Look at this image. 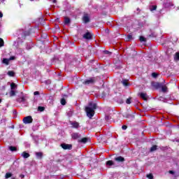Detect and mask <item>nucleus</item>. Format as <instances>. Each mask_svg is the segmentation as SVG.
<instances>
[{
  "mask_svg": "<svg viewBox=\"0 0 179 179\" xmlns=\"http://www.w3.org/2000/svg\"><path fill=\"white\" fill-rule=\"evenodd\" d=\"M105 53H106V54H109V53H110V52H108V51H106V52H105Z\"/></svg>",
  "mask_w": 179,
  "mask_h": 179,
  "instance_id": "43",
  "label": "nucleus"
},
{
  "mask_svg": "<svg viewBox=\"0 0 179 179\" xmlns=\"http://www.w3.org/2000/svg\"><path fill=\"white\" fill-rule=\"evenodd\" d=\"M170 174H173L174 172L173 171H169Z\"/></svg>",
  "mask_w": 179,
  "mask_h": 179,
  "instance_id": "42",
  "label": "nucleus"
},
{
  "mask_svg": "<svg viewBox=\"0 0 179 179\" xmlns=\"http://www.w3.org/2000/svg\"><path fill=\"white\" fill-rule=\"evenodd\" d=\"M115 160L116 161V162H124V157H116V158H115Z\"/></svg>",
  "mask_w": 179,
  "mask_h": 179,
  "instance_id": "13",
  "label": "nucleus"
},
{
  "mask_svg": "<svg viewBox=\"0 0 179 179\" xmlns=\"http://www.w3.org/2000/svg\"><path fill=\"white\" fill-rule=\"evenodd\" d=\"M113 164H114V162L113 161H108L106 162L107 166H113Z\"/></svg>",
  "mask_w": 179,
  "mask_h": 179,
  "instance_id": "25",
  "label": "nucleus"
},
{
  "mask_svg": "<svg viewBox=\"0 0 179 179\" xmlns=\"http://www.w3.org/2000/svg\"><path fill=\"white\" fill-rule=\"evenodd\" d=\"M26 100H27V96L22 95L20 98H18L17 99V101L18 103H24V101H26Z\"/></svg>",
  "mask_w": 179,
  "mask_h": 179,
  "instance_id": "4",
  "label": "nucleus"
},
{
  "mask_svg": "<svg viewBox=\"0 0 179 179\" xmlns=\"http://www.w3.org/2000/svg\"><path fill=\"white\" fill-rule=\"evenodd\" d=\"M164 6L165 8H171V6H174V4L173 3V1L171 0H166Z\"/></svg>",
  "mask_w": 179,
  "mask_h": 179,
  "instance_id": "3",
  "label": "nucleus"
},
{
  "mask_svg": "<svg viewBox=\"0 0 179 179\" xmlns=\"http://www.w3.org/2000/svg\"><path fill=\"white\" fill-rule=\"evenodd\" d=\"M9 149H10V150L11 152H15V150H16L15 147H13V146H10V147H9Z\"/></svg>",
  "mask_w": 179,
  "mask_h": 179,
  "instance_id": "27",
  "label": "nucleus"
},
{
  "mask_svg": "<svg viewBox=\"0 0 179 179\" xmlns=\"http://www.w3.org/2000/svg\"><path fill=\"white\" fill-rule=\"evenodd\" d=\"M152 86L155 89H160V87H162V84L159 83H152Z\"/></svg>",
  "mask_w": 179,
  "mask_h": 179,
  "instance_id": "8",
  "label": "nucleus"
},
{
  "mask_svg": "<svg viewBox=\"0 0 179 179\" xmlns=\"http://www.w3.org/2000/svg\"><path fill=\"white\" fill-rule=\"evenodd\" d=\"M152 78H157V73H152Z\"/></svg>",
  "mask_w": 179,
  "mask_h": 179,
  "instance_id": "35",
  "label": "nucleus"
},
{
  "mask_svg": "<svg viewBox=\"0 0 179 179\" xmlns=\"http://www.w3.org/2000/svg\"><path fill=\"white\" fill-rule=\"evenodd\" d=\"M6 178H10V177H12V173H8L6 174Z\"/></svg>",
  "mask_w": 179,
  "mask_h": 179,
  "instance_id": "28",
  "label": "nucleus"
},
{
  "mask_svg": "<svg viewBox=\"0 0 179 179\" xmlns=\"http://www.w3.org/2000/svg\"><path fill=\"white\" fill-rule=\"evenodd\" d=\"M13 96H16V92H15V90H11L10 92V97H13Z\"/></svg>",
  "mask_w": 179,
  "mask_h": 179,
  "instance_id": "15",
  "label": "nucleus"
},
{
  "mask_svg": "<svg viewBox=\"0 0 179 179\" xmlns=\"http://www.w3.org/2000/svg\"><path fill=\"white\" fill-rule=\"evenodd\" d=\"M61 104H62V106H65V104H66V101H65L64 99H62L61 100Z\"/></svg>",
  "mask_w": 179,
  "mask_h": 179,
  "instance_id": "29",
  "label": "nucleus"
},
{
  "mask_svg": "<svg viewBox=\"0 0 179 179\" xmlns=\"http://www.w3.org/2000/svg\"><path fill=\"white\" fill-rule=\"evenodd\" d=\"M140 41L141 42L146 41V38H145V37L143 36H140Z\"/></svg>",
  "mask_w": 179,
  "mask_h": 179,
  "instance_id": "32",
  "label": "nucleus"
},
{
  "mask_svg": "<svg viewBox=\"0 0 179 179\" xmlns=\"http://www.w3.org/2000/svg\"><path fill=\"white\" fill-rule=\"evenodd\" d=\"M126 103L127 104H131V99L130 98L127 99L126 101Z\"/></svg>",
  "mask_w": 179,
  "mask_h": 179,
  "instance_id": "34",
  "label": "nucleus"
},
{
  "mask_svg": "<svg viewBox=\"0 0 179 179\" xmlns=\"http://www.w3.org/2000/svg\"><path fill=\"white\" fill-rule=\"evenodd\" d=\"M147 178L149 179H153V175H152V173L148 174Z\"/></svg>",
  "mask_w": 179,
  "mask_h": 179,
  "instance_id": "33",
  "label": "nucleus"
},
{
  "mask_svg": "<svg viewBox=\"0 0 179 179\" xmlns=\"http://www.w3.org/2000/svg\"><path fill=\"white\" fill-rule=\"evenodd\" d=\"M157 150V145H153L151 148H150V152H155V150Z\"/></svg>",
  "mask_w": 179,
  "mask_h": 179,
  "instance_id": "22",
  "label": "nucleus"
},
{
  "mask_svg": "<svg viewBox=\"0 0 179 179\" xmlns=\"http://www.w3.org/2000/svg\"><path fill=\"white\" fill-rule=\"evenodd\" d=\"M8 76H15V72L13 71H8Z\"/></svg>",
  "mask_w": 179,
  "mask_h": 179,
  "instance_id": "26",
  "label": "nucleus"
},
{
  "mask_svg": "<svg viewBox=\"0 0 179 179\" xmlns=\"http://www.w3.org/2000/svg\"><path fill=\"white\" fill-rule=\"evenodd\" d=\"M97 106L94 103H90L89 105L85 107V111L87 113V116L89 118H92L94 115V110H96Z\"/></svg>",
  "mask_w": 179,
  "mask_h": 179,
  "instance_id": "1",
  "label": "nucleus"
},
{
  "mask_svg": "<svg viewBox=\"0 0 179 179\" xmlns=\"http://www.w3.org/2000/svg\"><path fill=\"white\" fill-rule=\"evenodd\" d=\"M87 141H89V138H83L80 140V142H82V143H87Z\"/></svg>",
  "mask_w": 179,
  "mask_h": 179,
  "instance_id": "19",
  "label": "nucleus"
},
{
  "mask_svg": "<svg viewBox=\"0 0 179 179\" xmlns=\"http://www.w3.org/2000/svg\"><path fill=\"white\" fill-rule=\"evenodd\" d=\"M85 85H92V83H94V79L90 78L84 82Z\"/></svg>",
  "mask_w": 179,
  "mask_h": 179,
  "instance_id": "9",
  "label": "nucleus"
},
{
  "mask_svg": "<svg viewBox=\"0 0 179 179\" xmlns=\"http://www.w3.org/2000/svg\"><path fill=\"white\" fill-rule=\"evenodd\" d=\"M175 61H179V52H176L174 57Z\"/></svg>",
  "mask_w": 179,
  "mask_h": 179,
  "instance_id": "21",
  "label": "nucleus"
},
{
  "mask_svg": "<svg viewBox=\"0 0 179 179\" xmlns=\"http://www.w3.org/2000/svg\"><path fill=\"white\" fill-rule=\"evenodd\" d=\"M2 16H3V14H2V13L0 12V17H2Z\"/></svg>",
  "mask_w": 179,
  "mask_h": 179,
  "instance_id": "40",
  "label": "nucleus"
},
{
  "mask_svg": "<svg viewBox=\"0 0 179 179\" xmlns=\"http://www.w3.org/2000/svg\"><path fill=\"white\" fill-rule=\"evenodd\" d=\"M83 20L84 23H89V22H90V18L89 17V15L85 14L83 17Z\"/></svg>",
  "mask_w": 179,
  "mask_h": 179,
  "instance_id": "5",
  "label": "nucleus"
},
{
  "mask_svg": "<svg viewBox=\"0 0 179 179\" xmlns=\"http://www.w3.org/2000/svg\"><path fill=\"white\" fill-rule=\"evenodd\" d=\"M83 38H85L86 40H90V38H92V34H90V32H87L83 35Z\"/></svg>",
  "mask_w": 179,
  "mask_h": 179,
  "instance_id": "7",
  "label": "nucleus"
},
{
  "mask_svg": "<svg viewBox=\"0 0 179 179\" xmlns=\"http://www.w3.org/2000/svg\"><path fill=\"white\" fill-rule=\"evenodd\" d=\"M162 92H167V87L166 86H164L162 85Z\"/></svg>",
  "mask_w": 179,
  "mask_h": 179,
  "instance_id": "24",
  "label": "nucleus"
},
{
  "mask_svg": "<svg viewBox=\"0 0 179 179\" xmlns=\"http://www.w3.org/2000/svg\"><path fill=\"white\" fill-rule=\"evenodd\" d=\"M52 2H53V3H57V0H53Z\"/></svg>",
  "mask_w": 179,
  "mask_h": 179,
  "instance_id": "41",
  "label": "nucleus"
},
{
  "mask_svg": "<svg viewBox=\"0 0 179 179\" xmlns=\"http://www.w3.org/2000/svg\"><path fill=\"white\" fill-rule=\"evenodd\" d=\"M122 129H127V126H125V125H124V126H122Z\"/></svg>",
  "mask_w": 179,
  "mask_h": 179,
  "instance_id": "39",
  "label": "nucleus"
},
{
  "mask_svg": "<svg viewBox=\"0 0 179 179\" xmlns=\"http://www.w3.org/2000/svg\"><path fill=\"white\" fill-rule=\"evenodd\" d=\"M73 139H78V138H79V134L78 133H74L71 135Z\"/></svg>",
  "mask_w": 179,
  "mask_h": 179,
  "instance_id": "16",
  "label": "nucleus"
},
{
  "mask_svg": "<svg viewBox=\"0 0 179 179\" xmlns=\"http://www.w3.org/2000/svg\"><path fill=\"white\" fill-rule=\"evenodd\" d=\"M157 8V6H152L150 9V10H151V12H152V11H153V10H156Z\"/></svg>",
  "mask_w": 179,
  "mask_h": 179,
  "instance_id": "30",
  "label": "nucleus"
},
{
  "mask_svg": "<svg viewBox=\"0 0 179 179\" xmlns=\"http://www.w3.org/2000/svg\"><path fill=\"white\" fill-rule=\"evenodd\" d=\"M73 128H79V123L78 122H73L71 123Z\"/></svg>",
  "mask_w": 179,
  "mask_h": 179,
  "instance_id": "17",
  "label": "nucleus"
},
{
  "mask_svg": "<svg viewBox=\"0 0 179 179\" xmlns=\"http://www.w3.org/2000/svg\"><path fill=\"white\" fill-rule=\"evenodd\" d=\"M127 40H132V35H128L127 36Z\"/></svg>",
  "mask_w": 179,
  "mask_h": 179,
  "instance_id": "37",
  "label": "nucleus"
},
{
  "mask_svg": "<svg viewBox=\"0 0 179 179\" xmlns=\"http://www.w3.org/2000/svg\"><path fill=\"white\" fill-rule=\"evenodd\" d=\"M34 96H38V94H40V92L36 91V92H34Z\"/></svg>",
  "mask_w": 179,
  "mask_h": 179,
  "instance_id": "38",
  "label": "nucleus"
},
{
  "mask_svg": "<svg viewBox=\"0 0 179 179\" xmlns=\"http://www.w3.org/2000/svg\"><path fill=\"white\" fill-rule=\"evenodd\" d=\"M22 178H24V176H22Z\"/></svg>",
  "mask_w": 179,
  "mask_h": 179,
  "instance_id": "44",
  "label": "nucleus"
},
{
  "mask_svg": "<svg viewBox=\"0 0 179 179\" xmlns=\"http://www.w3.org/2000/svg\"><path fill=\"white\" fill-rule=\"evenodd\" d=\"M71 23V20L68 17H65L64 19V24H69Z\"/></svg>",
  "mask_w": 179,
  "mask_h": 179,
  "instance_id": "18",
  "label": "nucleus"
},
{
  "mask_svg": "<svg viewBox=\"0 0 179 179\" xmlns=\"http://www.w3.org/2000/svg\"><path fill=\"white\" fill-rule=\"evenodd\" d=\"M38 110H39V111H44V107L39 106Z\"/></svg>",
  "mask_w": 179,
  "mask_h": 179,
  "instance_id": "36",
  "label": "nucleus"
},
{
  "mask_svg": "<svg viewBox=\"0 0 179 179\" xmlns=\"http://www.w3.org/2000/svg\"><path fill=\"white\" fill-rule=\"evenodd\" d=\"M30 1H34V0H30Z\"/></svg>",
  "mask_w": 179,
  "mask_h": 179,
  "instance_id": "46",
  "label": "nucleus"
},
{
  "mask_svg": "<svg viewBox=\"0 0 179 179\" xmlns=\"http://www.w3.org/2000/svg\"><path fill=\"white\" fill-rule=\"evenodd\" d=\"M17 87V85L16 84H15L14 83H12L10 84L11 90H15V89H16Z\"/></svg>",
  "mask_w": 179,
  "mask_h": 179,
  "instance_id": "14",
  "label": "nucleus"
},
{
  "mask_svg": "<svg viewBox=\"0 0 179 179\" xmlns=\"http://www.w3.org/2000/svg\"><path fill=\"white\" fill-rule=\"evenodd\" d=\"M122 85H123L124 86H127V85H128V80H123L122 81Z\"/></svg>",
  "mask_w": 179,
  "mask_h": 179,
  "instance_id": "23",
  "label": "nucleus"
},
{
  "mask_svg": "<svg viewBox=\"0 0 179 179\" xmlns=\"http://www.w3.org/2000/svg\"><path fill=\"white\" fill-rule=\"evenodd\" d=\"M22 157H24V159H28V157H30V154L27 153L26 152H23L22 153Z\"/></svg>",
  "mask_w": 179,
  "mask_h": 179,
  "instance_id": "12",
  "label": "nucleus"
},
{
  "mask_svg": "<svg viewBox=\"0 0 179 179\" xmlns=\"http://www.w3.org/2000/svg\"><path fill=\"white\" fill-rule=\"evenodd\" d=\"M13 59H15V57H11L9 59H3V64H5L6 65H9V61H13Z\"/></svg>",
  "mask_w": 179,
  "mask_h": 179,
  "instance_id": "6",
  "label": "nucleus"
},
{
  "mask_svg": "<svg viewBox=\"0 0 179 179\" xmlns=\"http://www.w3.org/2000/svg\"><path fill=\"white\" fill-rule=\"evenodd\" d=\"M2 101V100L1 99H0V103Z\"/></svg>",
  "mask_w": 179,
  "mask_h": 179,
  "instance_id": "45",
  "label": "nucleus"
},
{
  "mask_svg": "<svg viewBox=\"0 0 179 179\" xmlns=\"http://www.w3.org/2000/svg\"><path fill=\"white\" fill-rule=\"evenodd\" d=\"M3 39L0 38V47H3Z\"/></svg>",
  "mask_w": 179,
  "mask_h": 179,
  "instance_id": "31",
  "label": "nucleus"
},
{
  "mask_svg": "<svg viewBox=\"0 0 179 179\" xmlns=\"http://www.w3.org/2000/svg\"><path fill=\"white\" fill-rule=\"evenodd\" d=\"M36 155L38 157V159H41V157H43V153L41 152H36Z\"/></svg>",
  "mask_w": 179,
  "mask_h": 179,
  "instance_id": "20",
  "label": "nucleus"
},
{
  "mask_svg": "<svg viewBox=\"0 0 179 179\" xmlns=\"http://www.w3.org/2000/svg\"><path fill=\"white\" fill-rule=\"evenodd\" d=\"M24 124H31L33 122V118L31 116H27L23 119Z\"/></svg>",
  "mask_w": 179,
  "mask_h": 179,
  "instance_id": "2",
  "label": "nucleus"
},
{
  "mask_svg": "<svg viewBox=\"0 0 179 179\" xmlns=\"http://www.w3.org/2000/svg\"><path fill=\"white\" fill-rule=\"evenodd\" d=\"M140 96L141 99H143V100H148V94H146L145 92L140 93Z\"/></svg>",
  "mask_w": 179,
  "mask_h": 179,
  "instance_id": "10",
  "label": "nucleus"
},
{
  "mask_svg": "<svg viewBox=\"0 0 179 179\" xmlns=\"http://www.w3.org/2000/svg\"><path fill=\"white\" fill-rule=\"evenodd\" d=\"M62 148L64 150H66V149H71L72 146L68 144H62Z\"/></svg>",
  "mask_w": 179,
  "mask_h": 179,
  "instance_id": "11",
  "label": "nucleus"
}]
</instances>
